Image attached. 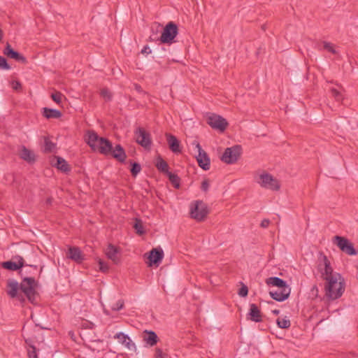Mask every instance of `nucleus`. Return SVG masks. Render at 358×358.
Instances as JSON below:
<instances>
[{
  "label": "nucleus",
  "instance_id": "obj_38",
  "mask_svg": "<svg viewBox=\"0 0 358 358\" xmlns=\"http://www.w3.org/2000/svg\"><path fill=\"white\" fill-rule=\"evenodd\" d=\"M0 69H10V66L8 64L6 59L2 56H0Z\"/></svg>",
  "mask_w": 358,
  "mask_h": 358
},
{
  "label": "nucleus",
  "instance_id": "obj_22",
  "mask_svg": "<svg viewBox=\"0 0 358 358\" xmlns=\"http://www.w3.org/2000/svg\"><path fill=\"white\" fill-rule=\"evenodd\" d=\"M101 142L97 146L96 150H99L100 153L108 155L112 152L113 145L111 142L107 138H103L100 139Z\"/></svg>",
  "mask_w": 358,
  "mask_h": 358
},
{
  "label": "nucleus",
  "instance_id": "obj_2",
  "mask_svg": "<svg viewBox=\"0 0 358 358\" xmlns=\"http://www.w3.org/2000/svg\"><path fill=\"white\" fill-rule=\"evenodd\" d=\"M38 282L34 278L25 277L20 282V292L25 299H27L31 303L36 304L38 303V293L36 291Z\"/></svg>",
  "mask_w": 358,
  "mask_h": 358
},
{
  "label": "nucleus",
  "instance_id": "obj_26",
  "mask_svg": "<svg viewBox=\"0 0 358 358\" xmlns=\"http://www.w3.org/2000/svg\"><path fill=\"white\" fill-rule=\"evenodd\" d=\"M20 157L28 163H34L36 160L34 153L31 150L27 149L25 146L22 147L20 152Z\"/></svg>",
  "mask_w": 358,
  "mask_h": 358
},
{
  "label": "nucleus",
  "instance_id": "obj_54",
  "mask_svg": "<svg viewBox=\"0 0 358 358\" xmlns=\"http://www.w3.org/2000/svg\"><path fill=\"white\" fill-rule=\"evenodd\" d=\"M1 38H2V31L0 29V41L1 40Z\"/></svg>",
  "mask_w": 358,
  "mask_h": 358
},
{
  "label": "nucleus",
  "instance_id": "obj_6",
  "mask_svg": "<svg viewBox=\"0 0 358 358\" xmlns=\"http://www.w3.org/2000/svg\"><path fill=\"white\" fill-rule=\"evenodd\" d=\"M333 243L336 244L343 252L348 255L352 256L357 254L352 243L345 237L336 236L333 238Z\"/></svg>",
  "mask_w": 358,
  "mask_h": 358
},
{
  "label": "nucleus",
  "instance_id": "obj_19",
  "mask_svg": "<svg viewBox=\"0 0 358 358\" xmlns=\"http://www.w3.org/2000/svg\"><path fill=\"white\" fill-rule=\"evenodd\" d=\"M86 136L87 143L93 150H96L97 146L101 142L100 139H102L103 137H99L94 131H88Z\"/></svg>",
  "mask_w": 358,
  "mask_h": 358
},
{
  "label": "nucleus",
  "instance_id": "obj_37",
  "mask_svg": "<svg viewBox=\"0 0 358 358\" xmlns=\"http://www.w3.org/2000/svg\"><path fill=\"white\" fill-rule=\"evenodd\" d=\"M64 97V95L59 92H55L51 94L52 99L57 103H60Z\"/></svg>",
  "mask_w": 358,
  "mask_h": 358
},
{
  "label": "nucleus",
  "instance_id": "obj_14",
  "mask_svg": "<svg viewBox=\"0 0 358 358\" xmlns=\"http://www.w3.org/2000/svg\"><path fill=\"white\" fill-rule=\"evenodd\" d=\"M3 54L8 57L13 59L22 64H26L27 62L26 57L18 52L14 50L8 43H6V48L3 50Z\"/></svg>",
  "mask_w": 358,
  "mask_h": 358
},
{
  "label": "nucleus",
  "instance_id": "obj_53",
  "mask_svg": "<svg viewBox=\"0 0 358 358\" xmlns=\"http://www.w3.org/2000/svg\"><path fill=\"white\" fill-rule=\"evenodd\" d=\"M272 313H273V314H274V315H278V314L280 313V310H277V309H275V310H272Z\"/></svg>",
  "mask_w": 358,
  "mask_h": 358
},
{
  "label": "nucleus",
  "instance_id": "obj_13",
  "mask_svg": "<svg viewBox=\"0 0 358 358\" xmlns=\"http://www.w3.org/2000/svg\"><path fill=\"white\" fill-rule=\"evenodd\" d=\"M164 257V252L163 250L159 247L152 249L150 251L148 259L149 262H148L150 266L152 265H155L158 266L161 262L162 261Z\"/></svg>",
  "mask_w": 358,
  "mask_h": 358
},
{
  "label": "nucleus",
  "instance_id": "obj_47",
  "mask_svg": "<svg viewBox=\"0 0 358 358\" xmlns=\"http://www.w3.org/2000/svg\"><path fill=\"white\" fill-rule=\"evenodd\" d=\"M11 85L13 89L15 90H18L22 88V85L19 81H13Z\"/></svg>",
  "mask_w": 358,
  "mask_h": 358
},
{
  "label": "nucleus",
  "instance_id": "obj_52",
  "mask_svg": "<svg viewBox=\"0 0 358 358\" xmlns=\"http://www.w3.org/2000/svg\"><path fill=\"white\" fill-rule=\"evenodd\" d=\"M135 90H137L138 92H141L142 91L141 87L139 85H138V84L135 85Z\"/></svg>",
  "mask_w": 358,
  "mask_h": 358
},
{
  "label": "nucleus",
  "instance_id": "obj_28",
  "mask_svg": "<svg viewBox=\"0 0 358 358\" xmlns=\"http://www.w3.org/2000/svg\"><path fill=\"white\" fill-rule=\"evenodd\" d=\"M43 115L47 119L59 118L62 116V113L57 109L49 108H43Z\"/></svg>",
  "mask_w": 358,
  "mask_h": 358
},
{
  "label": "nucleus",
  "instance_id": "obj_20",
  "mask_svg": "<svg viewBox=\"0 0 358 358\" xmlns=\"http://www.w3.org/2000/svg\"><path fill=\"white\" fill-rule=\"evenodd\" d=\"M66 257L77 263H80L84 260V255L78 247H69Z\"/></svg>",
  "mask_w": 358,
  "mask_h": 358
},
{
  "label": "nucleus",
  "instance_id": "obj_24",
  "mask_svg": "<svg viewBox=\"0 0 358 358\" xmlns=\"http://www.w3.org/2000/svg\"><path fill=\"white\" fill-rule=\"evenodd\" d=\"M266 283L268 285H273L277 287L280 289H284L285 287H290L284 280L278 277H270L266 280Z\"/></svg>",
  "mask_w": 358,
  "mask_h": 358
},
{
  "label": "nucleus",
  "instance_id": "obj_44",
  "mask_svg": "<svg viewBox=\"0 0 358 358\" xmlns=\"http://www.w3.org/2000/svg\"><path fill=\"white\" fill-rule=\"evenodd\" d=\"M248 287L245 285H243V286L240 288V289L238 291V294L241 296L245 297L248 295Z\"/></svg>",
  "mask_w": 358,
  "mask_h": 358
},
{
  "label": "nucleus",
  "instance_id": "obj_33",
  "mask_svg": "<svg viewBox=\"0 0 358 358\" xmlns=\"http://www.w3.org/2000/svg\"><path fill=\"white\" fill-rule=\"evenodd\" d=\"M45 146H44V152H51L55 148L56 145L49 140L48 138H45Z\"/></svg>",
  "mask_w": 358,
  "mask_h": 358
},
{
  "label": "nucleus",
  "instance_id": "obj_27",
  "mask_svg": "<svg viewBox=\"0 0 358 358\" xmlns=\"http://www.w3.org/2000/svg\"><path fill=\"white\" fill-rule=\"evenodd\" d=\"M155 166L157 170L164 174H167L170 171H169V164L168 163L163 159L160 156L157 158Z\"/></svg>",
  "mask_w": 358,
  "mask_h": 358
},
{
  "label": "nucleus",
  "instance_id": "obj_1",
  "mask_svg": "<svg viewBox=\"0 0 358 358\" xmlns=\"http://www.w3.org/2000/svg\"><path fill=\"white\" fill-rule=\"evenodd\" d=\"M325 281V296L328 300H336L343 295L345 291V281L340 273H335L334 278Z\"/></svg>",
  "mask_w": 358,
  "mask_h": 358
},
{
  "label": "nucleus",
  "instance_id": "obj_15",
  "mask_svg": "<svg viewBox=\"0 0 358 358\" xmlns=\"http://www.w3.org/2000/svg\"><path fill=\"white\" fill-rule=\"evenodd\" d=\"M15 259L17 260L16 262L12 261L3 262L2 267L10 271H17L24 266V260L22 257L17 256Z\"/></svg>",
  "mask_w": 358,
  "mask_h": 358
},
{
  "label": "nucleus",
  "instance_id": "obj_7",
  "mask_svg": "<svg viewBox=\"0 0 358 358\" xmlns=\"http://www.w3.org/2000/svg\"><path fill=\"white\" fill-rule=\"evenodd\" d=\"M241 145H234L225 149L221 157V160L227 164H231L236 162L241 155Z\"/></svg>",
  "mask_w": 358,
  "mask_h": 358
},
{
  "label": "nucleus",
  "instance_id": "obj_21",
  "mask_svg": "<svg viewBox=\"0 0 358 358\" xmlns=\"http://www.w3.org/2000/svg\"><path fill=\"white\" fill-rule=\"evenodd\" d=\"M143 341L150 346L155 345L158 341V336L157 334L153 331L145 330L143 332Z\"/></svg>",
  "mask_w": 358,
  "mask_h": 358
},
{
  "label": "nucleus",
  "instance_id": "obj_25",
  "mask_svg": "<svg viewBox=\"0 0 358 358\" xmlns=\"http://www.w3.org/2000/svg\"><path fill=\"white\" fill-rule=\"evenodd\" d=\"M110 155L120 162H124L127 157L124 150L120 145H117L114 149L113 148Z\"/></svg>",
  "mask_w": 358,
  "mask_h": 358
},
{
  "label": "nucleus",
  "instance_id": "obj_12",
  "mask_svg": "<svg viewBox=\"0 0 358 358\" xmlns=\"http://www.w3.org/2000/svg\"><path fill=\"white\" fill-rule=\"evenodd\" d=\"M194 144L198 150V155L196 156V161L199 166L203 170L207 171L210 169V159L207 153L201 148L198 142H194Z\"/></svg>",
  "mask_w": 358,
  "mask_h": 358
},
{
  "label": "nucleus",
  "instance_id": "obj_16",
  "mask_svg": "<svg viewBox=\"0 0 358 358\" xmlns=\"http://www.w3.org/2000/svg\"><path fill=\"white\" fill-rule=\"evenodd\" d=\"M166 141L169 144V149L176 154L182 152L179 140L171 134H166Z\"/></svg>",
  "mask_w": 358,
  "mask_h": 358
},
{
  "label": "nucleus",
  "instance_id": "obj_43",
  "mask_svg": "<svg viewBox=\"0 0 358 358\" xmlns=\"http://www.w3.org/2000/svg\"><path fill=\"white\" fill-rule=\"evenodd\" d=\"M331 94L337 101L341 100L342 95L340 93V92L338 91L336 89H334V88L331 89Z\"/></svg>",
  "mask_w": 358,
  "mask_h": 358
},
{
  "label": "nucleus",
  "instance_id": "obj_3",
  "mask_svg": "<svg viewBox=\"0 0 358 358\" xmlns=\"http://www.w3.org/2000/svg\"><path fill=\"white\" fill-rule=\"evenodd\" d=\"M190 216L198 222L203 221L209 213L206 203L203 201L197 200L190 204Z\"/></svg>",
  "mask_w": 358,
  "mask_h": 358
},
{
  "label": "nucleus",
  "instance_id": "obj_32",
  "mask_svg": "<svg viewBox=\"0 0 358 358\" xmlns=\"http://www.w3.org/2000/svg\"><path fill=\"white\" fill-rule=\"evenodd\" d=\"M26 344L27 345V355L29 358H38V355L36 352V348L35 346L31 345L28 340L25 341Z\"/></svg>",
  "mask_w": 358,
  "mask_h": 358
},
{
  "label": "nucleus",
  "instance_id": "obj_40",
  "mask_svg": "<svg viewBox=\"0 0 358 358\" xmlns=\"http://www.w3.org/2000/svg\"><path fill=\"white\" fill-rule=\"evenodd\" d=\"M122 345H124L127 349H129L130 350H134V351L136 350V345L131 340L130 338H129V340H127V341L124 343H123Z\"/></svg>",
  "mask_w": 358,
  "mask_h": 358
},
{
  "label": "nucleus",
  "instance_id": "obj_39",
  "mask_svg": "<svg viewBox=\"0 0 358 358\" xmlns=\"http://www.w3.org/2000/svg\"><path fill=\"white\" fill-rule=\"evenodd\" d=\"M101 95L107 101H110L112 98L110 92L106 88H103L101 90Z\"/></svg>",
  "mask_w": 358,
  "mask_h": 358
},
{
  "label": "nucleus",
  "instance_id": "obj_5",
  "mask_svg": "<svg viewBox=\"0 0 358 358\" xmlns=\"http://www.w3.org/2000/svg\"><path fill=\"white\" fill-rule=\"evenodd\" d=\"M178 33V26L174 22H169L164 27L159 40L162 43L171 44Z\"/></svg>",
  "mask_w": 358,
  "mask_h": 358
},
{
  "label": "nucleus",
  "instance_id": "obj_18",
  "mask_svg": "<svg viewBox=\"0 0 358 358\" xmlns=\"http://www.w3.org/2000/svg\"><path fill=\"white\" fill-rule=\"evenodd\" d=\"M248 319L255 322H260L262 321V315L260 309L255 303L250 305V310L248 313Z\"/></svg>",
  "mask_w": 358,
  "mask_h": 358
},
{
  "label": "nucleus",
  "instance_id": "obj_36",
  "mask_svg": "<svg viewBox=\"0 0 358 358\" xmlns=\"http://www.w3.org/2000/svg\"><path fill=\"white\" fill-rule=\"evenodd\" d=\"M114 338L118 339L122 344L124 343L127 340H129V336L123 332L116 334Z\"/></svg>",
  "mask_w": 358,
  "mask_h": 358
},
{
  "label": "nucleus",
  "instance_id": "obj_34",
  "mask_svg": "<svg viewBox=\"0 0 358 358\" xmlns=\"http://www.w3.org/2000/svg\"><path fill=\"white\" fill-rule=\"evenodd\" d=\"M134 227L135 230L136 231V233L139 235H142L145 233L143 223L141 220L136 219Z\"/></svg>",
  "mask_w": 358,
  "mask_h": 358
},
{
  "label": "nucleus",
  "instance_id": "obj_30",
  "mask_svg": "<svg viewBox=\"0 0 358 358\" xmlns=\"http://www.w3.org/2000/svg\"><path fill=\"white\" fill-rule=\"evenodd\" d=\"M169 178V181L173 185V186L178 189L180 185V178L178 177L177 174L169 172L166 174Z\"/></svg>",
  "mask_w": 358,
  "mask_h": 358
},
{
  "label": "nucleus",
  "instance_id": "obj_45",
  "mask_svg": "<svg viewBox=\"0 0 358 358\" xmlns=\"http://www.w3.org/2000/svg\"><path fill=\"white\" fill-rule=\"evenodd\" d=\"M99 269L102 272L108 271V264L105 262L102 261L101 259H99Z\"/></svg>",
  "mask_w": 358,
  "mask_h": 358
},
{
  "label": "nucleus",
  "instance_id": "obj_51",
  "mask_svg": "<svg viewBox=\"0 0 358 358\" xmlns=\"http://www.w3.org/2000/svg\"><path fill=\"white\" fill-rule=\"evenodd\" d=\"M52 197H48L46 201H45V203L47 205H51L52 204Z\"/></svg>",
  "mask_w": 358,
  "mask_h": 358
},
{
  "label": "nucleus",
  "instance_id": "obj_8",
  "mask_svg": "<svg viewBox=\"0 0 358 358\" xmlns=\"http://www.w3.org/2000/svg\"><path fill=\"white\" fill-rule=\"evenodd\" d=\"M7 294L12 299H16L21 303H25V298L20 292V283L16 280H8L7 282Z\"/></svg>",
  "mask_w": 358,
  "mask_h": 358
},
{
  "label": "nucleus",
  "instance_id": "obj_46",
  "mask_svg": "<svg viewBox=\"0 0 358 358\" xmlns=\"http://www.w3.org/2000/svg\"><path fill=\"white\" fill-rule=\"evenodd\" d=\"M201 188L203 192H207L208 190L209 182L208 180H204L202 182Z\"/></svg>",
  "mask_w": 358,
  "mask_h": 358
},
{
  "label": "nucleus",
  "instance_id": "obj_50",
  "mask_svg": "<svg viewBox=\"0 0 358 358\" xmlns=\"http://www.w3.org/2000/svg\"><path fill=\"white\" fill-rule=\"evenodd\" d=\"M155 356L156 358H164L162 357V351L160 349H157Z\"/></svg>",
  "mask_w": 358,
  "mask_h": 358
},
{
  "label": "nucleus",
  "instance_id": "obj_41",
  "mask_svg": "<svg viewBox=\"0 0 358 358\" xmlns=\"http://www.w3.org/2000/svg\"><path fill=\"white\" fill-rule=\"evenodd\" d=\"M123 306H124L123 301L119 300L112 306L111 308L113 310L117 311V310H121L123 308Z\"/></svg>",
  "mask_w": 358,
  "mask_h": 358
},
{
  "label": "nucleus",
  "instance_id": "obj_10",
  "mask_svg": "<svg viewBox=\"0 0 358 358\" xmlns=\"http://www.w3.org/2000/svg\"><path fill=\"white\" fill-rule=\"evenodd\" d=\"M207 123L213 129H217L220 131H224L228 125L224 118L214 113H211L208 116Z\"/></svg>",
  "mask_w": 358,
  "mask_h": 358
},
{
  "label": "nucleus",
  "instance_id": "obj_17",
  "mask_svg": "<svg viewBox=\"0 0 358 358\" xmlns=\"http://www.w3.org/2000/svg\"><path fill=\"white\" fill-rule=\"evenodd\" d=\"M291 293L290 287H285L284 289H280L278 291H271L269 294L271 297L277 301H284L287 299L289 298Z\"/></svg>",
  "mask_w": 358,
  "mask_h": 358
},
{
  "label": "nucleus",
  "instance_id": "obj_42",
  "mask_svg": "<svg viewBox=\"0 0 358 358\" xmlns=\"http://www.w3.org/2000/svg\"><path fill=\"white\" fill-rule=\"evenodd\" d=\"M323 47L325 50H328L329 52H332L334 54L336 53V50L331 43L324 41L323 43Z\"/></svg>",
  "mask_w": 358,
  "mask_h": 358
},
{
  "label": "nucleus",
  "instance_id": "obj_23",
  "mask_svg": "<svg viewBox=\"0 0 358 358\" xmlns=\"http://www.w3.org/2000/svg\"><path fill=\"white\" fill-rule=\"evenodd\" d=\"M119 250L117 247L109 244L106 250V255L108 259H111L114 264H117L120 262V258L117 256Z\"/></svg>",
  "mask_w": 358,
  "mask_h": 358
},
{
  "label": "nucleus",
  "instance_id": "obj_11",
  "mask_svg": "<svg viewBox=\"0 0 358 358\" xmlns=\"http://www.w3.org/2000/svg\"><path fill=\"white\" fill-rule=\"evenodd\" d=\"M322 263L319 264L318 270L321 273L323 280H327L334 278L335 273L331 266V263L326 255L322 256Z\"/></svg>",
  "mask_w": 358,
  "mask_h": 358
},
{
  "label": "nucleus",
  "instance_id": "obj_29",
  "mask_svg": "<svg viewBox=\"0 0 358 358\" xmlns=\"http://www.w3.org/2000/svg\"><path fill=\"white\" fill-rule=\"evenodd\" d=\"M57 159V162L55 164V166L62 172L66 173L70 171V167L65 159H64L61 157H55Z\"/></svg>",
  "mask_w": 358,
  "mask_h": 358
},
{
  "label": "nucleus",
  "instance_id": "obj_48",
  "mask_svg": "<svg viewBox=\"0 0 358 358\" xmlns=\"http://www.w3.org/2000/svg\"><path fill=\"white\" fill-rule=\"evenodd\" d=\"M141 53L143 55H145V54L148 55V54L151 53V50H150V47L148 45H145L143 47V48L141 50Z\"/></svg>",
  "mask_w": 358,
  "mask_h": 358
},
{
  "label": "nucleus",
  "instance_id": "obj_31",
  "mask_svg": "<svg viewBox=\"0 0 358 358\" xmlns=\"http://www.w3.org/2000/svg\"><path fill=\"white\" fill-rule=\"evenodd\" d=\"M276 324L280 329H289L291 326V322L287 317H278L276 320Z\"/></svg>",
  "mask_w": 358,
  "mask_h": 358
},
{
  "label": "nucleus",
  "instance_id": "obj_49",
  "mask_svg": "<svg viewBox=\"0 0 358 358\" xmlns=\"http://www.w3.org/2000/svg\"><path fill=\"white\" fill-rule=\"evenodd\" d=\"M270 224V221L268 219H264L260 224L262 228H267Z\"/></svg>",
  "mask_w": 358,
  "mask_h": 358
},
{
  "label": "nucleus",
  "instance_id": "obj_4",
  "mask_svg": "<svg viewBox=\"0 0 358 358\" xmlns=\"http://www.w3.org/2000/svg\"><path fill=\"white\" fill-rule=\"evenodd\" d=\"M257 182L262 187L274 191L278 190L280 187L279 181L267 173H261L257 180Z\"/></svg>",
  "mask_w": 358,
  "mask_h": 358
},
{
  "label": "nucleus",
  "instance_id": "obj_9",
  "mask_svg": "<svg viewBox=\"0 0 358 358\" xmlns=\"http://www.w3.org/2000/svg\"><path fill=\"white\" fill-rule=\"evenodd\" d=\"M136 141L145 149H150L152 145L150 134L143 127H138L134 132Z\"/></svg>",
  "mask_w": 358,
  "mask_h": 358
},
{
  "label": "nucleus",
  "instance_id": "obj_35",
  "mask_svg": "<svg viewBox=\"0 0 358 358\" xmlns=\"http://www.w3.org/2000/svg\"><path fill=\"white\" fill-rule=\"evenodd\" d=\"M131 168L130 169L131 175L136 177L141 171V166L138 163L133 162L131 164Z\"/></svg>",
  "mask_w": 358,
  "mask_h": 358
}]
</instances>
